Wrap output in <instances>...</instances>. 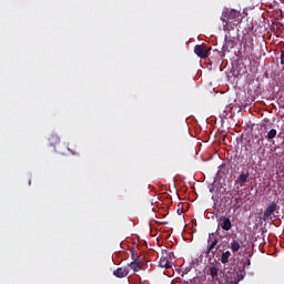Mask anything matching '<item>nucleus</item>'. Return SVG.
<instances>
[{
    "instance_id": "nucleus-1",
    "label": "nucleus",
    "mask_w": 284,
    "mask_h": 284,
    "mask_svg": "<svg viewBox=\"0 0 284 284\" xmlns=\"http://www.w3.org/2000/svg\"><path fill=\"white\" fill-rule=\"evenodd\" d=\"M241 11H236L234 9H225L222 12L221 21L223 23V30H230L232 26H239L242 21Z\"/></svg>"
},
{
    "instance_id": "nucleus-2",
    "label": "nucleus",
    "mask_w": 284,
    "mask_h": 284,
    "mask_svg": "<svg viewBox=\"0 0 284 284\" xmlns=\"http://www.w3.org/2000/svg\"><path fill=\"white\" fill-rule=\"evenodd\" d=\"M207 52H210V49L206 44H196L194 47V53L200 57V59H207Z\"/></svg>"
},
{
    "instance_id": "nucleus-3",
    "label": "nucleus",
    "mask_w": 284,
    "mask_h": 284,
    "mask_svg": "<svg viewBox=\"0 0 284 284\" xmlns=\"http://www.w3.org/2000/svg\"><path fill=\"white\" fill-rule=\"evenodd\" d=\"M277 205L276 203H271L266 210L264 211L263 214V221H272V214H274L275 210H276Z\"/></svg>"
},
{
    "instance_id": "nucleus-4",
    "label": "nucleus",
    "mask_w": 284,
    "mask_h": 284,
    "mask_svg": "<svg viewBox=\"0 0 284 284\" xmlns=\"http://www.w3.org/2000/svg\"><path fill=\"white\" fill-rule=\"evenodd\" d=\"M216 245H219V239L214 236V234L212 233L209 235V239H207L206 254L209 255L210 252H212V250L216 247Z\"/></svg>"
},
{
    "instance_id": "nucleus-5",
    "label": "nucleus",
    "mask_w": 284,
    "mask_h": 284,
    "mask_svg": "<svg viewBox=\"0 0 284 284\" xmlns=\"http://www.w3.org/2000/svg\"><path fill=\"white\" fill-rule=\"evenodd\" d=\"M247 181H250V171H246V173L242 172L235 180V183L240 185V187H243Z\"/></svg>"
},
{
    "instance_id": "nucleus-6",
    "label": "nucleus",
    "mask_w": 284,
    "mask_h": 284,
    "mask_svg": "<svg viewBox=\"0 0 284 284\" xmlns=\"http://www.w3.org/2000/svg\"><path fill=\"white\" fill-rule=\"evenodd\" d=\"M128 274H130V268L128 267H118L113 271V276H116V278H125Z\"/></svg>"
},
{
    "instance_id": "nucleus-7",
    "label": "nucleus",
    "mask_w": 284,
    "mask_h": 284,
    "mask_svg": "<svg viewBox=\"0 0 284 284\" xmlns=\"http://www.w3.org/2000/svg\"><path fill=\"white\" fill-rule=\"evenodd\" d=\"M220 225L224 232H230V230H232V221L230 217L223 216L220 221Z\"/></svg>"
},
{
    "instance_id": "nucleus-8",
    "label": "nucleus",
    "mask_w": 284,
    "mask_h": 284,
    "mask_svg": "<svg viewBox=\"0 0 284 284\" xmlns=\"http://www.w3.org/2000/svg\"><path fill=\"white\" fill-rule=\"evenodd\" d=\"M241 245H243V242H241L239 240H232L230 243L231 252H233V254H236V252H239V250H241Z\"/></svg>"
},
{
    "instance_id": "nucleus-9",
    "label": "nucleus",
    "mask_w": 284,
    "mask_h": 284,
    "mask_svg": "<svg viewBox=\"0 0 284 284\" xmlns=\"http://www.w3.org/2000/svg\"><path fill=\"white\" fill-rule=\"evenodd\" d=\"M160 267H165V270H170L172 267V261L170 258L162 256L159 262Z\"/></svg>"
},
{
    "instance_id": "nucleus-10",
    "label": "nucleus",
    "mask_w": 284,
    "mask_h": 284,
    "mask_svg": "<svg viewBox=\"0 0 284 284\" xmlns=\"http://www.w3.org/2000/svg\"><path fill=\"white\" fill-rule=\"evenodd\" d=\"M230 256H232V253L230 251H226L222 253V256L220 258L222 265H227L230 263Z\"/></svg>"
},
{
    "instance_id": "nucleus-11",
    "label": "nucleus",
    "mask_w": 284,
    "mask_h": 284,
    "mask_svg": "<svg viewBox=\"0 0 284 284\" xmlns=\"http://www.w3.org/2000/svg\"><path fill=\"white\" fill-rule=\"evenodd\" d=\"M60 141L61 139L55 133L49 136V143H51V145H57V143H60Z\"/></svg>"
},
{
    "instance_id": "nucleus-12",
    "label": "nucleus",
    "mask_w": 284,
    "mask_h": 284,
    "mask_svg": "<svg viewBox=\"0 0 284 284\" xmlns=\"http://www.w3.org/2000/svg\"><path fill=\"white\" fill-rule=\"evenodd\" d=\"M276 129H271L268 132H267V135H266V139H268V141H271V139H276Z\"/></svg>"
},
{
    "instance_id": "nucleus-13",
    "label": "nucleus",
    "mask_w": 284,
    "mask_h": 284,
    "mask_svg": "<svg viewBox=\"0 0 284 284\" xmlns=\"http://www.w3.org/2000/svg\"><path fill=\"white\" fill-rule=\"evenodd\" d=\"M210 275L212 276V278H216V276H219V268L216 266H211Z\"/></svg>"
},
{
    "instance_id": "nucleus-14",
    "label": "nucleus",
    "mask_w": 284,
    "mask_h": 284,
    "mask_svg": "<svg viewBox=\"0 0 284 284\" xmlns=\"http://www.w3.org/2000/svg\"><path fill=\"white\" fill-rule=\"evenodd\" d=\"M130 267H131V270H133L134 272H139V266H138L134 262H132V263L130 264Z\"/></svg>"
},
{
    "instance_id": "nucleus-15",
    "label": "nucleus",
    "mask_w": 284,
    "mask_h": 284,
    "mask_svg": "<svg viewBox=\"0 0 284 284\" xmlns=\"http://www.w3.org/2000/svg\"><path fill=\"white\" fill-rule=\"evenodd\" d=\"M168 258H170V261H172V258H174V252H170L169 254H168Z\"/></svg>"
},
{
    "instance_id": "nucleus-16",
    "label": "nucleus",
    "mask_w": 284,
    "mask_h": 284,
    "mask_svg": "<svg viewBox=\"0 0 284 284\" xmlns=\"http://www.w3.org/2000/svg\"><path fill=\"white\" fill-rule=\"evenodd\" d=\"M234 284H239V281H236Z\"/></svg>"
},
{
    "instance_id": "nucleus-17",
    "label": "nucleus",
    "mask_w": 284,
    "mask_h": 284,
    "mask_svg": "<svg viewBox=\"0 0 284 284\" xmlns=\"http://www.w3.org/2000/svg\"><path fill=\"white\" fill-rule=\"evenodd\" d=\"M247 263H248V265H250V260H247Z\"/></svg>"
}]
</instances>
